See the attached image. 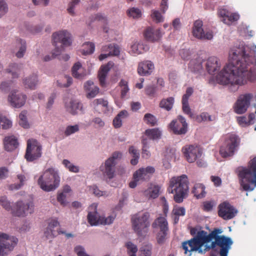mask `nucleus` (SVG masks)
Masks as SVG:
<instances>
[{"label":"nucleus","instance_id":"obj_1","mask_svg":"<svg viewBox=\"0 0 256 256\" xmlns=\"http://www.w3.org/2000/svg\"><path fill=\"white\" fill-rule=\"evenodd\" d=\"M256 59L244 46H233L228 52V63L216 76L218 82L230 86L232 91L248 81L256 79Z\"/></svg>","mask_w":256,"mask_h":256},{"label":"nucleus","instance_id":"obj_2","mask_svg":"<svg viewBox=\"0 0 256 256\" xmlns=\"http://www.w3.org/2000/svg\"><path fill=\"white\" fill-rule=\"evenodd\" d=\"M240 186L244 190H252L256 186V157L250 162L248 168L239 166L236 170Z\"/></svg>","mask_w":256,"mask_h":256},{"label":"nucleus","instance_id":"obj_3","mask_svg":"<svg viewBox=\"0 0 256 256\" xmlns=\"http://www.w3.org/2000/svg\"><path fill=\"white\" fill-rule=\"evenodd\" d=\"M188 180L186 174L179 176H174L169 182L168 190L170 193L174 194V199L176 202L183 201L188 192Z\"/></svg>","mask_w":256,"mask_h":256},{"label":"nucleus","instance_id":"obj_4","mask_svg":"<svg viewBox=\"0 0 256 256\" xmlns=\"http://www.w3.org/2000/svg\"><path fill=\"white\" fill-rule=\"evenodd\" d=\"M60 181L58 170L51 168L44 172L38 178V184L43 190L49 192L56 189L60 186Z\"/></svg>","mask_w":256,"mask_h":256},{"label":"nucleus","instance_id":"obj_5","mask_svg":"<svg viewBox=\"0 0 256 256\" xmlns=\"http://www.w3.org/2000/svg\"><path fill=\"white\" fill-rule=\"evenodd\" d=\"M54 44L55 46L54 55L60 56L64 48L71 46L72 42V34L67 30H62L52 34Z\"/></svg>","mask_w":256,"mask_h":256},{"label":"nucleus","instance_id":"obj_6","mask_svg":"<svg viewBox=\"0 0 256 256\" xmlns=\"http://www.w3.org/2000/svg\"><path fill=\"white\" fill-rule=\"evenodd\" d=\"M150 214L148 212H138L132 216V227L138 236H142L147 233L150 226Z\"/></svg>","mask_w":256,"mask_h":256},{"label":"nucleus","instance_id":"obj_7","mask_svg":"<svg viewBox=\"0 0 256 256\" xmlns=\"http://www.w3.org/2000/svg\"><path fill=\"white\" fill-rule=\"evenodd\" d=\"M239 144L240 139L237 136L234 134L226 135L224 142L220 146V154L222 158L232 156Z\"/></svg>","mask_w":256,"mask_h":256},{"label":"nucleus","instance_id":"obj_8","mask_svg":"<svg viewBox=\"0 0 256 256\" xmlns=\"http://www.w3.org/2000/svg\"><path fill=\"white\" fill-rule=\"evenodd\" d=\"M42 146L36 140L30 139L27 141L24 158L28 162H33L42 156Z\"/></svg>","mask_w":256,"mask_h":256},{"label":"nucleus","instance_id":"obj_9","mask_svg":"<svg viewBox=\"0 0 256 256\" xmlns=\"http://www.w3.org/2000/svg\"><path fill=\"white\" fill-rule=\"evenodd\" d=\"M122 156L121 152H114L112 156L106 160L104 166H101L100 168L104 176L108 179L112 178L114 176L116 160L120 159Z\"/></svg>","mask_w":256,"mask_h":256},{"label":"nucleus","instance_id":"obj_10","mask_svg":"<svg viewBox=\"0 0 256 256\" xmlns=\"http://www.w3.org/2000/svg\"><path fill=\"white\" fill-rule=\"evenodd\" d=\"M18 239L7 234L0 233V256H4L12 252L16 246Z\"/></svg>","mask_w":256,"mask_h":256},{"label":"nucleus","instance_id":"obj_11","mask_svg":"<svg viewBox=\"0 0 256 256\" xmlns=\"http://www.w3.org/2000/svg\"><path fill=\"white\" fill-rule=\"evenodd\" d=\"M96 210L89 212L87 216L88 222L91 226L110 224L113 222L116 217V214H112L106 218L100 216Z\"/></svg>","mask_w":256,"mask_h":256},{"label":"nucleus","instance_id":"obj_12","mask_svg":"<svg viewBox=\"0 0 256 256\" xmlns=\"http://www.w3.org/2000/svg\"><path fill=\"white\" fill-rule=\"evenodd\" d=\"M254 98L251 93H246L239 96L234 106V111L238 114H244L250 105Z\"/></svg>","mask_w":256,"mask_h":256},{"label":"nucleus","instance_id":"obj_13","mask_svg":"<svg viewBox=\"0 0 256 256\" xmlns=\"http://www.w3.org/2000/svg\"><path fill=\"white\" fill-rule=\"evenodd\" d=\"M182 152L186 160L190 163L200 158L202 154V149L194 144H188L182 147Z\"/></svg>","mask_w":256,"mask_h":256},{"label":"nucleus","instance_id":"obj_14","mask_svg":"<svg viewBox=\"0 0 256 256\" xmlns=\"http://www.w3.org/2000/svg\"><path fill=\"white\" fill-rule=\"evenodd\" d=\"M170 130L176 134H185L188 130V124L185 118L178 116L176 120H173L169 124Z\"/></svg>","mask_w":256,"mask_h":256},{"label":"nucleus","instance_id":"obj_15","mask_svg":"<svg viewBox=\"0 0 256 256\" xmlns=\"http://www.w3.org/2000/svg\"><path fill=\"white\" fill-rule=\"evenodd\" d=\"M203 23L200 20H196L194 22L192 28V35L196 38L199 40H211L213 38L212 32H204L202 28Z\"/></svg>","mask_w":256,"mask_h":256},{"label":"nucleus","instance_id":"obj_16","mask_svg":"<svg viewBox=\"0 0 256 256\" xmlns=\"http://www.w3.org/2000/svg\"><path fill=\"white\" fill-rule=\"evenodd\" d=\"M26 98V94L19 92L18 90H14L9 94L8 100L12 107L20 108L25 104Z\"/></svg>","mask_w":256,"mask_h":256},{"label":"nucleus","instance_id":"obj_17","mask_svg":"<svg viewBox=\"0 0 256 256\" xmlns=\"http://www.w3.org/2000/svg\"><path fill=\"white\" fill-rule=\"evenodd\" d=\"M144 36L146 40L156 42L160 39L162 34L160 28H154L153 27L149 26L144 30Z\"/></svg>","mask_w":256,"mask_h":256},{"label":"nucleus","instance_id":"obj_18","mask_svg":"<svg viewBox=\"0 0 256 256\" xmlns=\"http://www.w3.org/2000/svg\"><path fill=\"white\" fill-rule=\"evenodd\" d=\"M154 68V64L151 61L145 60L139 63L137 70L140 75L147 76L152 73Z\"/></svg>","mask_w":256,"mask_h":256},{"label":"nucleus","instance_id":"obj_19","mask_svg":"<svg viewBox=\"0 0 256 256\" xmlns=\"http://www.w3.org/2000/svg\"><path fill=\"white\" fill-rule=\"evenodd\" d=\"M194 92L193 88L191 87H188L186 88V94L183 95L182 97V108L184 112L188 115L190 118H192L193 114L191 112V109L188 104L189 98L192 95Z\"/></svg>","mask_w":256,"mask_h":256},{"label":"nucleus","instance_id":"obj_20","mask_svg":"<svg viewBox=\"0 0 256 256\" xmlns=\"http://www.w3.org/2000/svg\"><path fill=\"white\" fill-rule=\"evenodd\" d=\"M206 67L208 72L210 74H214L220 70V64L218 58L210 56L208 58L206 63Z\"/></svg>","mask_w":256,"mask_h":256},{"label":"nucleus","instance_id":"obj_21","mask_svg":"<svg viewBox=\"0 0 256 256\" xmlns=\"http://www.w3.org/2000/svg\"><path fill=\"white\" fill-rule=\"evenodd\" d=\"M112 62H108L106 64L102 66L98 74V78L100 84L102 86H105L106 82V78L108 72L113 66Z\"/></svg>","mask_w":256,"mask_h":256},{"label":"nucleus","instance_id":"obj_22","mask_svg":"<svg viewBox=\"0 0 256 256\" xmlns=\"http://www.w3.org/2000/svg\"><path fill=\"white\" fill-rule=\"evenodd\" d=\"M4 148L8 152H11L16 149L18 142V139L14 136H6L3 140Z\"/></svg>","mask_w":256,"mask_h":256},{"label":"nucleus","instance_id":"obj_23","mask_svg":"<svg viewBox=\"0 0 256 256\" xmlns=\"http://www.w3.org/2000/svg\"><path fill=\"white\" fill-rule=\"evenodd\" d=\"M58 220L52 218L48 220V226L46 228L44 234L47 238H52L56 236V233L53 230L55 227L59 226Z\"/></svg>","mask_w":256,"mask_h":256},{"label":"nucleus","instance_id":"obj_24","mask_svg":"<svg viewBox=\"0 0 256 256\" xmlns=\"http://www.w3.org/2000/svg\"><path fill=\"white\" fill-rule=\"evenodd\" d=\"M72 74L74 78L79 80L83 79L86 76V70L80 62L74 64L72 68Z\"/></svg>","mask_w":256,"mask_h":256},{"label":"nucleus","instance_id":"obj_25","mask_svg":"<svg viewBox=\"0 0 256 256\" xmlns=\"http://www.w3.org/2000/svg\"><path fill=\"white\" fill-rule=\"evenodd\" d=\"M65 106L66 110L70 113L75 114L78 111L82 110V104L77 100H72L68 103H66Z\"/></svg>","mask_w":256,"mask_h":256},{"label":"nucleus","instance_id":"obj_26","mask_svg":"<svg viewBox=\"0 0 256 256\" xmlns=\"http://www.w3.org/2000/svg\"><path fill=\"white\" fill-rule=\"evenodd\" d=\"M84 90L87 92V98H93L99 92V88L94 84L92 81H87L84 85Z\"/></svg>","mask_w":256,"mask_h":256},{"label":"nucleus","instance_id":"obj_27","mask_svg":"<svg viewBox=\"0 0 256 256\" xmlns=\"http://www.w3.org/2000/svg\"><path fill=\"white\" fill-rule=\"evenodd\" d=\"M94 108L98 109L100 108L102 112L106 114L110 111V108L108 104V102L102 98H98L94 100L92 102Z\"/></svg>","mask_w":256,"mask_h":256},{"label":"nucleus","instance_id":"obj_28","mask_svg":"<svg viewBox=\"0 0 256 256\" xmlns=\"http://www.w3.org/2000/svg\"><path fill=\"white\" fill-rule=\"evenodd\" d=\"M154 172V168L152 166H148L146 168H142L136 171L134 173V177L135 179L138 178L137 175H140V178L144 180H146L148 178V174H152Z\"/></svg>","mask_w":256,"mask_h":256},{"label":"nucleus","instance_id":"obj_29","mask_svg":"<svg viewBox=\"0 0 256 256\" xmlns=\"http://www.w3.org/2000/svg\"><path fill=\"white\" fill-rule=\"evenodd\" d=\"M237 212L236 209H219L218 215L224 220H228L232 218Z\"/></svg>","mask_w":256,"mask_h":256},{"label":"nucleus","instance_id":"obj_30","mask_svg":"<svg viewBox=\"0 0 256 256\" xmlns=\"http://www.w3.org/2000/svg\"><path fill=\"white\" fill-rule=\"evenodd\" d=\"M153 228H159L160 231L168 230V223L164 217L158 218L152 224Z\"/></svg>","mask_w":256,"mask_h":256},{"label":"nucleus","instance_id":"obj_31","mask_svg":"<svg viewBox=\"0 0 256 256\" xmlns=\"http://www.w3.org/2000/svg\"><path fill=\"white\" fill-rule=\"evenodd\" d=\"M174 97H168L166 98H162L159 104L160 108H164L167 111L170 110L174 106Z\"/></svg>","mask_w":256,"mask_h":256},{"label":"nucleus","instance_id":"obj_32","mask_svg":"<svg viewBox=\"0 0 256 256\" xmlns=\"http://www.w3.org/2000/svg\"><path fill=\"white\" fill-rule=\"evenodd\" d=\"M160 190V187L158 186H154L144 190V194L148 198H156L159 195Z\"/></svg>","mask_w":256,"mask_h":256},{"label":"nucleus","instance_id":"obj_33","mask_svg":"<svg viewBox=\"0 0 256 256\" xmlns=\"http://www.w3.org/2000/svg\"><path fill=\"white\" fill-rule=\"evenodd\" d=\"M38 82L37 76L33 74L24 80V84L26 88L34 89Z\"/></svg>","mask_w":256,"mask_h":256},{"label":"nucleus","instance_id":"obj_34","mask_svg":"<svg viewBox=\"0 0 256 256\" xmlns=\"http://www.w3.org/2000/svg\"><path fill=\"white\" fill-rule=\"evenodd\" d=\"M192 192L196 198H201L206 195L205 187L200 184H196L192 189Z\"/></svg>","mask_w":256,"mask_h":256},{"label":"nucleus","instance_id":"obj_35","mask_svg":"<svg viewBox=\"0 0 256 256\" xmlns=\"http://www.w3.org/2000/svg\"><path fill=\"white\" fill-rule=\"evenodd\" d=\"M128 116V112L126 110H122L113 120L114 126L117 128H120L122 125V120Z\"/></svg>","mask_w":256,"mask_h":256},{"label":"nucleus","instance_id":"obj_36","mask_svg":"<svg viewBox=\"0 0 256 256\" xmlns=\"http://www.w3.org/2000/svg\"><path fill=\"white\" fill-rule=\"evenodd\" d=\"M22 67L21 64H10L8 68H6V72L11 74L13 78H18Z\"/></svg>","mask_w":256,"mask_h":256},{"label":"nucleus","instance_id":"obj_37","mask_svg":"<svg viewBox=\"0 0 256 256\" xmlns=\"http://www.w3.org/2000/svg\"><path fill=\"white\" fill-rule=\"evenodd\" d=\"M16 46L18 47V51L16 53V56L18 58H22L26 51V42L21 38H17L16 41Z\"/></svg>","mask_w":256,"mask_h":256},{"label":"nucleus","instance_id":"obj_38","mask_svg":"<svg viewBox=\"0 0 256 256\" xmlns=\"http://www.w3.org/2000/svg\"><path fill=\"white\" fill-rule=\"evenodd\" d=\"M102 50L108 52L110 56H118L120 52L119 46L114 44H110L103 46Z\"/></svg>","mask_w":256,"mask_h":256},{"label":"nucleus","instance_id":"obj_39","mask_svg":"<svg viewBox=\"0 0 256 256\" xmlns=\"http://www.w3.org/2000/svg\"><path fill=\"white\" fill-rule=\"evenodd\" d=\"M144 134L150 139L152 140L159 139L161 136V132L158 128L148 129Z\"/></svg>","mask_w":256,"mask_h":256},{"label":"nucleus","instance_id":"obj_40","mask_svg":"<svg viewBox=\"0 0 256 256\" xmlns=\"http://www.w3.org/2000/svg\"><path fill=\"white\" fill-rule=\"evenodd\" d=\"M189 68L194 72H200L202 70V62L200 60H192L189 64Z\"/></svg>","mask_w":256,"mask_h":256},{"label":"nucleus","instance_id":"obj_41","mask_svg":"<svg viewBox=\"0 0 256 256\" xmlns=\"http://www.w3.org/2000/svg\"><path fill=\"white\" fill-rule=\"evenodd\" d=\"M82 54L83 55H88L94 52L95 49V46L93 42H86L82 45Z\"/></svg>","mask_w":256,"mask_h":256},{"label":"nucleus","instance_id":"obj_42","mask_svg":"<svg viewBox=\"0 0 256 256\" xmlns=\"http://www.w3.org/2000/svg\"><path fill=\"white\" fill-rule=\"evenodd\" d=\"M128 152L133 157L130 160V164L134 166L136 165L138 163L140 158V154L138 150L134 146H130L129 148Z\"/></svg>","mask_w":256,"mask_h":256},{"label":"nucleus","instance_id":"obj_43","mask_svg":"<svg viewBox=\"0 0 256 256\" xmlns=\"http://www.w3.org/2000/svg\"><path fill=\"white\" fill-rule=\"evenodd\" d=\"M240 18V16L236 13H232L229 12L228 14V17L224 19H221L222 21L224 23L230 25L232 22L237 21Z\"/></svg>","mask_w":256,"mask_h":256},{"label":"nucleus","instance_id":"obj_44","mask_svg":"<svg viewBox=\"0 0 256 256\" xmlns=\"http://www.w3.org/2000/svg\"><path fill=\"white\" fill-rule=\"evenodd\" d=\"M127 250L128 254L129 256H136V253L138 252L137 246L131 242H128L125 244Z\"/></svg>","mask_w":256,"mask_h":256},{"label":"nucleus","instance_id":"obj_45","mask_svg":"<svg viewBox=\"0 0 256 256\" xmlns=\"http://www.w3.org/2000/svg\"><path fill=\"white\" fill-rule=\"evenodd\" d=\"M142 142L143 146L142 150V157L144 158H148L150 156V152L148 150V149L149 148L148 140L146 138H143Z\"/></svg>","mask_w":256,"mask_h":256},{"label":"nucleus","instance_id":"obj_46","mask_svg":"<svg viewBox=\"0 0 256 256\" xmlns=\"http://www.w3.org/2000/svg\"><path fill=\"white\" fill-rule=\"evenodd\" d=\"M144 121L151 126H154L157 124V119L156 116L150 113H147L144 116Z\"/></svg>","mask_w":256,"mask_h":256},{"label":"nucleus","instance_id":"obj_47","mask_svg":"<svg viewBox=\"0 0 256 256\" xmlns=\"http://www.w3.org/2000/svg\"><path fill=\"white\" fill-rule=\"evenodd\" d=\"M27 112L25 110L22 111L19 114V124L24 128H29V124L26 118Z\"/></svg>","mask_w":256,"mask_h":256},{"label":"nucleus","instance_id":"obj_48","mask_svg":"<svg viewBox=\"0 0 256 256\" xmlns=\"http://www.w3.org/2000/svg\"><path fill=\"white\" fill-rule=\"evenodd\" d=\"M17 178L20 182L18 184H10V189L11 190H18L24 184V182L26 180L25 176L23 174H18Z\"/></svg>","mask_w":256,"mask_h":256},{"label":"nucleus","instance_id":"obj_49","mask_svg":"<svg viewBox=\"0 0 256 256\" xmlns=\"http://www.w3.org/2000/svg\"><path fill=\"white\" fill-rule=\"evenodd\" d=\"M119 86L121 88V98H123L126 96V94L129 91V88L128 86V82L124 80H121L119 82Z\"/></svg>","mask_w":256,"mask_h":256},{"label":"nucleus","instance_id":"obj_50","mask_svg":"<svg viewBox=\"0 0 256 256\" xmlns=\"http://www.w3.org/2000/svg\"><path fill=\"white\" fill-rule=\"evenodd\" d=\"M131 50L132 54H139L144 51V48L143 44L134 43L131 46Z\"/></svg>","mask_w":256,"mask_h":256},{"label":"nucleus","instance_id":"obj_51","mask_svg":"<svg viewBox=\"0 0 256 256\" xmlns=\"http://www.w3.org/2000/svg\"><path fill=\"white\" fill-rule=\"evenodd\" d=\"M194 120L198 122L212 120L211 116L206 112H202L200 115L196 116L194 117Z\"/></svg>","mask_w":256,"mask_h":256},{"label":"nucleus","instance_id":"obj_52","mask_svg":"<svg viewBox=\"0 0 256 256\" xmlns=\"http://www.w3.org/2000/svg\"><path fill=\"white\" fill-rule=\"evenodd\" d=\"M127 13L129 16L132 17L134 18H138L142 16L141 10L135 8H132L128 10Z\"/></svg>","mask_w":256,"mask_h":256},{"label":"nucleus","instance_id":"obj_53","mask_svg":"<svg viewBox=\"0 0 256 256\" xmlns=\"http://www.w3.org/2000/svg\"><path fill=\"white\" fill-rule=\"evenodd\" d=\"M12 124L10 120L5 116H0V128L2 129H8L12 126Z\"/></svg>","mask_w":256,"mask_h":256},{"label":"nucleus","instance_id":"obj_54","mask_svg":"<svg viewBox=\"0 0 256 256\" xmlns=\"http://www.w3.org/2000/svg\"><path fill=\"white\" fill-rule=\"evenodd\" d=\"M80 0H72L68 5V12L72 16L74 15V8L80 4Z\"/></svg>","mask_w":256,"mask_h":256},{"label":"nucleus","instance_id":"obj_55","mask_svg":"<svg viewBox=\"0 0 256 256\" xmlns=\"http://www.w3.org/2000/svg\"><path fill=\"white\" fill-rule=\"evenodd\" d=\"M151 17L153 20L157 23L162 22L164 20L163 16L160 12L156 10H152Z\"/></svg>","mask_w":256,"mask_h":256},{"label":"nucleus","instance_id":"obj_56","mask_svg":"<svg viewBox=\"0 0 256 256\" xmlns=\"http://www.w3.org/2000/svg\"><path fill=\"white\" fill-rule=\"evenodd\" d=\"M152 250V245H145L140 248V252L142 256H151Z\"/></svg>","mask_w":256,"mask_h":256},{"label":"nucleus","instance_id":"obj_57","mask_svg":"<svg viewBox=\"0 0 256 256\" xmlns=\"http://www.w3.org/2000/svg\"><path fill=\"white\" fill-rule=\"evenodd\" d=\"M79 130V126L78 124L68 126L64 131V134L66 136H70Z\"/></svg>","mask_w":256,"mask_h":256},{"label":"nucleus","instance_id":"obj_58","mask_svg":"<svg viewBox=\"0 0 256 256\" xmlns=\"http://www.w3.org/2000/svg\"><path fill=\"white\" fill-rule=\"evenodd\" d=\"M62 164L71 172H78L79 171V168L78 166L72 164L70 162L67 160H64L62 162Z\"/></svg>","mask_w":256,"mask_h":256},{"label":"nucleus","instance_id":"obj_59","mask_svg":"<svg viewBox=\"0 0 256 256\" xmlns=\"http://www.w3.org/2000/svg\"><path fill=\"white\" fill-rule=\"evenodd\" d=\"M168 230L160 231L156 236L157 242L158 244H162L166 240Z\"/></svg>","mask_w":256,"mask_h":256},{"label":"nucleus","instance_id":"obj_60","mask_svg":"<svg viewBox=\"0 0 256 256\" xmlns=\"http://www.w3.org/2000/svg\"><path fill=\"white\" fill-rule=\"evenodd\" d=\"M145 93L150 96H154L156 92V88L152 85L148 86L144 89Z\"/></svg>","mask_w":256,"mask_h":256},{"label":"nucleus","instance_id":"obj_61","mask_svg":"<svg viewBox=\"0 0 256 256\" xmlns=\"http://www.w3.org/2000/svg\"><path fill=\"white\" fill-rule=\"evenodd\" d=\"M67 195L64 194V192H59L58 194L57 200L61 204L62 206H66V197Z\"/></svg>","mask_w":256,"mask_h":256},{"label":"nucleus","instance_id":"obj_62","mask_svg":"<svg viewBox=\"0 0 256 256\" xmlns=\"http://www.w3.org/2000/svg\"><path fill=\"white\" fill-rule=\"evenodd\" d=\"M0 205L4 208H10V202L8 200L6 196H2L0 197Z\"/></svg>","mask_w":256,"mask_h":256},{"label":"nucleus","instance_id":"obj_63","mask_svg":"<svg viewBox=\"0 0 256 256\" xmlns=\"http://www.w3.org/2000/svg\"><path fill=\"white\" fill-rule=\"evenodd\" d=\"M12 84V81L2 82L0 85V90L4 92L8 91L10 89Z\"/></svg>","mask_w":256,"mask_h":256},{"label":"nucleus","instance_id":"obj_64","mask_svg":"<svg viewBox=\"0 0 256 256\" xmlns=\"http://www.w3.org/2000/svg\"><path fill=\"white\" fill-rule=\"evenodd\" d=\"M74 250L78 256H90L86 253L84 248L80 246H76Z\"/></svg>","mask_w":256,"mask_h":256}]
</instances>
